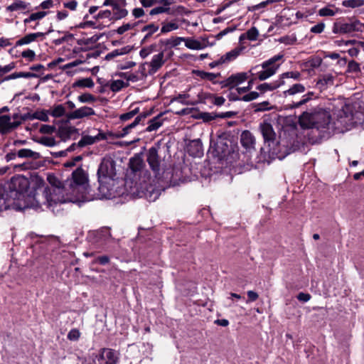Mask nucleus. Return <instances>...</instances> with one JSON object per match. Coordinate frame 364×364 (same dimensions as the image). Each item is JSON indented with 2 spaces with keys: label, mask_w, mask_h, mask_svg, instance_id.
<instances>
[{
  "label": "nucleus",
  "mask_w": 364,
  "mask_h": 364,
  "mask_svg": "<svg viewBox=\"0 0 364 364\" xmlns=\"http://www.w3.org/2000/svg\"><path fill=\"white\" fill-rule=\"evenodd\" d=\"M306 90L305 86L301 83H296L291 86L288 90L284 91L285 97L291 96L299 93H303Z\"/></svg>",
  "instance_id": "obj_25"
},
{
  "label": "nucleus",
  "mask_w": 364,
  "mask_h": 364,
  "mask_svg": "<svg viewBox=\"0 0 364 364\" xmlns=\"http://www.w3.org/2000/svg\"><path fill=\"white\" fill-rule=\"evenodd\" d=\"M192 146H196V151L192 152L191 150H189L190 154L194 156H201L203 155V152L202 149V145L199 141H193L192 144H191V147Z\"/></svg>",
  "instance_id": "obj_42"
},
{
  "label": "nucleus",
  "mask_w": 364,
  "mask_h": 364,
  "mask_svg": "<svg viewBox=\"0 0 364 364\" xmlns=\"http://www.w3.org/2000/svg\"><path fill=\"white\" fill-rule=\"evenodd\" d=\"M139 112V109L138 107L128 112L124 113L119 116V119L122 122H126L131 119H132L134 116H136Z\"/></svg>",
  "instance_id": "obj_38"
},
{
  "label": "nucleus",
  "mask_w": 364,
  "mask_h": 364,
  "mask_svg": "<svg viewBox=\"0 0 364 364\" xmlns=\"http://www.w3.org/2000/svg\"><path fill=\"white\" fill-rule=\"evenodd\" d=\"M28 4L26 2L18 0L14 1L11 5L8 6L6 7V10L8 11H23L28 8Z\"/></svg>",
  "instance_id": "obj_28"
},
{
  "label": "nucleus",
  "mask_w": 364,
  "mask_h": 364,
  "mask_svg": "<svg viewBox=\"0 0 364 364\" xmlns=\"http://www.w3.org/2000/svg\"><path fill=\"white\" fill-rule=\"evenodd\" d=\"M21 56L29 61H33L35 59L36 53L33 50L27 49L21 53Z\"/></svg>",
  "instance_id": "obj_55"
},
{
  "label": "nucleus",
  "mask_w": 364,
  "mask_h": 364,
  "mask_svg": "<svg viewBox=\"0 0 364 364\" xmlns=\"http://www.w3.org/2000/svg\"><path fill=\"white\" fill-rule=\"evenodd\" d=\"M4 188L0 186V211L8 209L9 205H6V198H4Z\"/></svg>",
  "instance_id": "obj_45"
},
{
  "label": "nucleus",
  "mask_w": 364,
  "mask_h": 364,
  "mask_svg": "<svg viewBox=\"0 0 364 364\" xmlns=\"http://www.w3.org/2000/svg\"><path fill=\"white\" fill-rule=\"evenodd\" d=\"M124 7L125 5H120L112 8V13L114 19H121L127 15L128 11Z\"/></svg>",
  "instance_id": "obj_26"
},
{
  "label": "nucleus",
  "mask_w": 364,
  "mask_h": 364,
  "mask_svg": "<svg viewBox=\"0 0 364 364\" xmlns=\"http://www.w3.org/2000/svg\"><path fill=\"white\" fill-rule=\"evenodd\" d=\"M47 12L46 11H38V12H36V13H32L31 14H30V16L25 18L23 20V23L25 24H27V23H31V21H39L42 18H43L46 15H47Z\"/></svg>",
  "instance_id": "obj_31"
},
{
  "label": "nucleus",
  "mask_w": 364,
  "mask_h": 364,
  "mask_svg": "<svg viewBox=\"0 0 364 364\" xmlns=\"http://www.w3.org/2000/svg\"><path fill=\"white\" fill-rule=\"evenodd\" d=\"M50 114L54 117H60L65 114V109L63 105L54 106L50 111Z\"/></svg>",
  "instance_id": "obj_34"
},
{
  "label": "nucleus",
  "mask_w": 364,
  "mask_h": 364,
  "mask_svg": "<svg viewBox=\"0 0 364 364\" xmlns=\"http://www.w3.org/2000/svg\"><path fill=\"white\" fill-rule=\"evenodd\" d=\"M63 6L66 9H68L71 11H75L77 8V2L75 0H72V1L63 3Z\"/></svg>",
  "instance_id": "obj_63"
},
{
  "label": "nucleus",
  "mask_w": 364,
  "mask_h": 364,
  "mask_svg": "<svg viewBox=\"0 0 364 364\" xmlns=\"http://www.w3.org/2000/svg\"><path fill=\"white\" fill-rule=\"evenodd\" d=\"M185 46L191 50H199L205 48V43L193 38H185Z\"/></svg>",
  "instance_id": "obj_24"
},
{
  "label": "nucleus",
  "mask_w": 364,
  "mask_h": 364,
  "mask_svg": "<svg viewBox=\"0 0 364 364\" xmlns=\"http://www.w3.org/2000/svg\"><path fill=\"white\" fill-rule=\"evenodd\" d=\"M327 119L326 114L321 108H316L311 112H304L299 118V124L303 129L316 128V118Z\"/></svg>",
  "instance_id": "obj_7"
},
{
  "label": "nucleus",
  "mask_w": 364,
  "mask_h": 364,
  "mask_svg": "<svg viewBox=\"0 0 364 364\" xmlns=\"http://www.w3.org/2000/svg\"><path fill=\"white\" fill-rule=\"evenodd\" d=\"M130 168L134 171H136L140 169L141 166V161L139 159H134L132 158L130 159L129 162Z\"/></svg>",
  "instance_id": "obj_52"
},
{
  "label": "nucleus",
  "mask_w": 364,
  "mask_h": 364,
  "mask_svg": "<svg viewBox=\"0 0 364 364\" xmlns=\"http://www.w3.org/2000/svg\"><path fill=\"white\" fill-rule=\"evenodd\" d=\"M179 26L176 22L171 21L168 23H162V26L161 28V33H166L178 28Z\"/></svg>",
  "instance_id": "obj_33"
},
{
  "label": "nucleus",
  "mask_w": 364,
  "mask_h": 364,
  "mask_svg": "<svg viewBox=\"0 0 364 364\" xmlns=\"http://www.w3.org/2000/svg\"><path fill=\"white\" fill-rule=\"evenodd\" d=\"M55 130V127L51 125L43 124L40 128V132L42 134H51Z\"/></svg>",
  "instance_id": "obj_56"
},
{
  "label": "nucleus",
  "mask_w": 364,
  "mask_h": 364,
  "mask_svg": "<svg viewBox=\"0 0 364 364\" xmlns=\"http://www.w3.org/2000/svg\"><path fill=\"white\" fill-rule=\"evenodd\" d=\"M17 156L19 158H30L33 159H37L40 157L39 153L28 149H22L18 150Z\"/></svg>",
  "instance_id": "obj_29"
},
{
  "label": "nucleus",
  "mask_w": 364,
  "mask_h": 364,
  "mask_svg": "<svg viewBox=\"0 0 364 364\" xmlns=\"http://www.w3.org/2000/svg\"><path fill=\"white\" fill-rule=\"evenodd\" d=\"M34 117L43 122H48L49 119L48 111L37 112L34 114Z\"/></svg>",
  "instance_id": "obj_53"
},
{
  "label": "nucleus",
  "mask_w": 364,
  "mask_h": 364,
  "mask_svg": "<svg viewBox=\"0 0 364 364\" xmlns=\"http://www.w3.org/2000/svg\"><path fill=\"white\" fill-rule=\"evenodd\" d=\"M99 191L100 198H110L113 194L108 187L114 182L116 176L115 162L111 157H105L98 168Z\"/></svg>",
  "instance_id": "obj_3"
},
{
  "label": "nucleus",
  "mask_w": 364,
  "mask_h": 364,
  "mask_svg": "<svg viewBox=\"0 0 364 364\" xmlns=\"http://www.w3.org/2000/svg\"><path fill=\"white\" fill-rule=\"evenodd\" d=\"M181 42L185 43L184 37H172L166 41V45L170 47H176L179 46Z\"/></svg>",
  "instance_id": "obj_39"
},
{
  "label": "nucleus",
  "mask_w": 364,
  "mask_h": 364,
  "mask_svg": "<svg viewBox=\"0 0 364 364\" xmlns=\"http://www.w3.org/2000/svg\"><path fill=\"white\" fill-rule=\"evenodd\" d=\"M301 77V74L298 71H290V72H286L282 74H281L279 76V80H282V81H284L285 78H293L294 80H299Z\"/></svg>",
  "instance_id": "obj_36"
},
{
  "label": "nucleus",
  "mask_w": 364,
  "mask_h": 364,
  "mask_svg": "<svg viewBox=\"0 0 364 364\" xmlns=\"http://www.w3.org/2000/svg\"><path fill=\"white\" fill-rule=\"evenodd\" d=\"M162 117L163 113H160L153 119H150L148 122V126L146 128V132H151L159 129L164 124V119Z\"/></svg>",
  "instance_id": "obj_20"
},
{
  "label": "nucleus",
  "mask_w": 364,
  "mask_h": 364,
  "mask_svg": "<svg viewBox=\"0 0 364 364\" xmlns=\"http://www.w3.org/2000/svg\"><path fill=\"white\" fill-rule=\"evenodd\" d=\"M120 5H126V0H105L102 6H110L112 8Z\"/></svg>",
  "instance_id": "obj_47"
},
{
  "label": "nucleus",
  "mask_w": 364,
  "mask_h": 364,
  "mask_svg": "<svg viewBox=\"0 0 364 364\" xmlns=\"http://www.w3.org/2000/svg\"><path fill=\"white\" fill-rule=\"evenodd\" d=\"M325 24L323 23H319L311 28V31L314 33H321L323 31Z\"/></svg>",
  "instance_id": "obj_60"
},
{
  "label": "nucleus",
  "mask_w": 364,
  "mask_h": 364,
  "mask_svg": "<svg viewBox=\"0 0 364 364\" xmlns=\"http://www.w3.org/2000/svg\"><path fill=\"white\" fill-rule=\"evenodd\" d=\"M164 63V52H160L154 55L150 62L144 63L142 66L144 70L147 68L148 74L153 75L162 67Z\"/></svg>",
  "instance_id": "obj_10"
},
{
  "label": "nucleus",
  "mask_w": 364,
  "mask_h": 364,
  "mask_svg": "<svg viewBox=\"0 0 364 364\" xmlns=\"http://www.w3.org/2000/svg\"><path fill=\"white\" fill-rule=\"evenodd\" d=\"M273 108V106L270 105V103L268 101H264L262 102L258 103L255 107V111L257 112H264L270 110Z\"/></svg>",
  "instance_id": "obj_43"
},
{
  "label": "nucleus",
  "mask_w": 364,
  "mask_h": 364,
  "mask_svg": "<svg viewBox=\"0 0 364 364\" xmlns=\"http://www.w3.org/2000/svg\"><path fill=\"white\" fill-rule=\"evenodd\" d=\"M38 75L33 73L30 72H19V73H14L9 75H7L4 77L5 80H11L16 78L23 77V78H31L36 77Z\"/></svg>",
  "instance_id": "obj_27"
},
{
  "label": "nucleus",
  "mask_w": 364,
  "mask_h": 364,
  "mask_svg": "<svg viewBox=\"0 0 364 364\" xmlns=\"http://www.w3.org/2000/svg\"><path fill=\"white\" fill-rule=\"evenodd\" d=\"M80 337V332L77 328H73L71 329L67 336V338L68 340L72 341H77Z\"/></svg>",
  "instance_id": "obj_46"
},
{
  "label": "nucleus",
  "mask_w": 364,
  "mask_h": 364,
  "mask_svg": "<svg viewBox=\"0 0 364 364\" xmlns=\"http://www.w3.org/2000/svg\"><path fill=\"white\" fill-rule=\"evenodd\" d=\"M132 28H134V24H132L129 23H125V24H123L122 26H119L117 28V32L118 34H123L124 33L132 29Z\"/></svg>",
  "instance_id": "obj_59"
},
{
  "label": "nucleus",
  "mask_w": 364,
  "mask_h": 364,
  "mask_svg": "<svg viewBox=\"0 0 364 364\" xmlns=\"http://www.w3.org/2000/svg\"><path fill=\"white\" fill-rule=\"evenodd\" d=\"M129 84L124 82V80H114L109 83V88L112 92H119L123 87H128Z\"/></svg>",
  "instance_id": "obj_30"
},
{
  "label": "nucleus",
  "mask_w": 364,
  "mask_h": 364,
  "mask_svg": "<svg viewBox=\"0 0 364 364\" xmlns=\"http://www.w3.org/2000/svg\"><path fill=\"white\" fill-rule=\"evenodd\" d=\"M283 58V54H277L262 62L260 65L262 70L257 73V78L263 81L275 75L281 65V63H277V62Z\"/></svg>",
  "instance_id": "obj_5"
},
{
  "label": "nucleus",
  "mask_w": 364,
  "mask_h": 364,
  "mask_svg": "<svg viewBox=\"0 0 364 364\" xmlns=\"http://www.w3.org/2000/svg\"><path fill=\"white\" fill-rule=\"evenodd\" d=\"M95 18H108L109 20L114 19L112 16V13L109 10L100 11L96 16Z\"/></svg>",
  "instance_id": "obj_54"
},
{
  "label": "nucleus",
  "mask_w": 364,
  "mask_h": 364,
  "mask_svg": "<svg viewBox=\"0 0 364 364\" xmlns=\"http://www.w3.org/2000/svg\"><path fill=\"white\" fill-rule=\"evenodd\" d=\"M212 97L213 98V104L217 106H221L225 102V99L222 96H212Z\"/></svg>",
  "instance_id": "obj_64"
},
{
  "label": "nucleus",
  "mask_w": 364,
  "mask_h": 364,
  "mask_svg": "<svg viewBox=\"0 0 364 364\" xmlns=\"http://www.w3.org/2000/svg\"><path fill=\"white\" fill-rule=\"evenodd\" d=\"M259 129L264 141V146L262 148V153L268 154L271 159L278 158L281 160L283 156L280 154L279 144L276 140V134L272 126L269 122H263L259 125Z\"/></svg>",
  "instance_id": "obj_4"
},
{
  "label": "nucleus",
  "mask_w": 364,
  "mask_h": 364,
  "mask_svg": "<svg viewBox=\"0 0 364 364\" xmlns=\"http://www.w3.org/2000/svg\"><path fill=\"white\" fill-rule=\"evenodd\" d=\"M95 114V110L87 106H82L66 114L69 120L81 119Z\"/></svg>",
  "instance_id": "obj_11"
},
{
  "label": "nucleus",
  "mask_w": 364,
  "mask_h": 364,
  "mask_svg": "<svg viewBox=\"0 0 364 364\" xmlns=\"http://www.w3.org/2000/svg\"><path fill=\"white\" fill-rule=\"evenodd\" d=\"M259 97V94L256 91L248 92V93L240 97L236 95L235 93H230L229 95V100L230 101H244L250 102L257 99Z\"/></svg>",
  "instance_id": "obj_17"
},
{
  "label": "nucleus",
  "mask_w": 364,
  "mask_h": 364,
  "mask_svg": "<svg viewBox=\"0 0 364 364\" xmlns=\"http://www.w3.org/2000/svg\"><path fill=\"white\" fill-rule=\"evenodd\" d=\"M94 85H95V83H94L93 80L90 77L78 80L76 82H75V83L73 84L74 87H88V88H92L94 87Z\"/></svg>",
  "instance_id": "obj_32"
},
{
  "label": "nucleus",
  "mask_w": 364,
  "mask_h": 364,
  "mask_svg": "<svg viewBox=\"0 0 364 364\" xmlns=\"http://www.w3.org/2000/svg\"><path fill=\"white\" fill-rule=\"evenodd\" d=\"M77 100L81 103L95 102L96 97L90 93H84L77 97Z\"/></svg>",
  "instance_id": "obj_37"
},
{
  "label": "nucleus",
  "mask_w": 364,
  "mask_h": 364,
  "mask_svg": "<svg viewBox=\"0 0 364 364\" xmlns=\"http://www.w3.org/2000/svg\"><path fill=\"white\" fill-rule=\"evenodd\" d=\"M44 36L45 33L42 32L28 33L18 39L16 43V46H22L24 45H28L33 42H35L38 38H43Z\"/></svg>",
  "instance_id": "obj_15"
},
{
  "label": "nucleus",
  "mask_w": 364,
  "mask_h": 364,
  "mask_svg": "<svg viewBox=\"0 0 364 364\" xmlns=\"http://www.w3.org/2000/svg\"><path fill=\"white\" fill-rule=\"evenodd\" d=\"M240 141L245 149H250L254 147L255 139L250 131L245 130L241 134Z\"/></svg>",
  "instance_id": "obj_19"
},
{
  "label": "nucleus",
  "mask_w": 364,
  "mask_h": 364,
  "mask_svg": "<svg viewBox=\"0 0 364 364\" xmlns=\"http://www.w3.org/2000/svg\"><path fill=\"white\" fill-rule=\"evenodd\" d=\"M155 47H156L155 45H151L148 47H145V48H142L139 51V55L142 58H146L148 55H149L151 53H152L154 52Z\"/></svg>",
  "instance_id": "obj_48"
},
{
  "label": "nucleus",
  "mask_w": 364,
  "mask_h": 364,
  "mask_svg": "<svg viewBox=\"0 0 364 364\" xmlns=\"http://www.w3.org/2000/svg\"><path fill=\"white\" fill-rule=\"evenodd\" d=\"M159 146H154L151 147L147 152V162L155 174V177L159 179L165 178L164 174H168L169 172L163 171L161 158L159 155Z\"/></svg>",
  "instance_id": "obj_6"
},
{
  "label": "nucleus",
  "mask_w": 364,
  "mask_h": 364,
  "mask_svg": "<svg viewBox=\"0 0 364 364\" xmlns=\"http://www.w3.org/2000/svg\"><path fill=\"white\" fill-rule=\"evenodd\" d=\"M189 95L188 94H186V93H183V94H179L177 97H175L174 100L180 102V103H182L183 105H193L192 102H190L189 101H188V99L189 98Z\"/></svg>",
  "instance_id": "obj_50"
},
{
  "label": "nucleus",
  "mask_w": 364,
  "mask_h": 364,
  "mask_svg": "<svg viewBox=\"0 0 364 364\" xmlns=\"http://www.w3.org/2000/svg\"><path fill=\"white\" fill-rule=\"evenodd\" d=\"M146 114H141L138 116H136L134 119V120L127 126L124 127L122 131L118 132L114 134L116 138H123L125 136H127L128 134L130 133L131 130L134 128H135L141 120L144 119L146 117Z\"/></svg>",
  "instance_id": "obj_13"
},
{
  "label": "nucleus",
  "mask_w": 364,
  "mask_h": 364,
  "mask_svg": "<svg viewBox=\"0 0 364 364\" xmlns=\"http://www.w3.org/2000/svg\"><path fill=\"white\" fill-rule=\"evenodd\" d=\"M193 73L201 80L210 81L215 84L216 83L215 79L220 75V73H209L199 70H193Z\"/></svg>",
  "instance_id": "obj_23"
},
{
  "label": "nucleus",
  "mask_w": 364,
  "mask_h": 364,
  "mask_svg": "<svg viewBox=\"0 0 364 364\" xmlns=\"http://www.w3.org/2000/svg\"><path fill=\"white\" fill-rule=\"evenodd\" d=\"M37 141L39 144L48 147L54 146L56 144L55 139L51 136H41L38 139Z\"/></svg>",
  "instance_id": "obj_35"
},
{
  "label": "nucleus",
  "mask_w": 364,
  "mask_h": 364,
  "mask_svg": "<svg viewBox=\"0 0 364 364\" xmlns=\"http://www.w3.org/2000/svg\"><path fill=\"white\" fill-rule=\"evenodd\" d=\"M364 4V0H346L343 1L345 7L356 8Z\"/></svg>",
  "instance_id": "obj_40"
},
{
  "label": "nucleus",
  "mask_w": 364,
  "mask_h": 364,
  "mask_svg": "<svg viewBox=\"0 0 364 364\" xmlns=\"http://www.w3.org/2000/svg\"><path fill=\"white\" fill-rule=\"evenodd\" d=\"M250 89L247 86L244 87H237L234 92H231L230 93H235L236 95H238L240 97H242V95H245V93L248 92Z\"/></svg>",
  "instance_id": "obj_58"
},
{
  "label": "nucleus",
  "mask_w": 364,
  "mask_h": 364,
  "mask_svg": "<svg viewBox=\"0 0 364 364\" xmlns=\"http://www.w3.org/2000/svg\"><path fill=\"white\" fill-rule=\"evenodd\" d=\"M318 15L321 16H333L335 15V11L328 7H324L318 11Z\"/></svg>",
  "instance_id": "obj_57"
},
{
  "label": "nucleus",
  "mask_w": 364,
  "mask_h": 364,
  "mask_svg": "<svg viewBox=\"0 0 364 364\" xmlns=\"http://www.w3.org/2000/svg\"><path fill=\"white\" fill-rule=\"evenodd\" d=\"M360 65L355 60H350L348 63V72L357 73L360 71Z\"/></svg>",
  "instance_id": "obj_51"
},
{
  "label": "nucleus",
  "mask_w": 364,
  "mask_h": 364,
  "mask_svg": "<svg viewBox=\"0 0 364 364\" xmlns=\"http://www.w3.org/2000/svg\"><path fill=\"white\" fill-rule=\"evenodd\" d=\"M159 3L161 4V6H156L149 11V14L151 16L164 13H169V6L174 3V0H160L159 1Z\"/></svg>",
  "instance_id": "obj_14"
},
{
  "label": "nucleus",
  "mask_w": 364,
  "mask_h": 364,
  "mask_svg": "<svg viewBox=\"0 0 364 364\" xmlns=\"http://www.w3.org/2000/svg\"><path fill=\"white\" fill-rule=\"evenodd\" d=\"M242 50V47H237L231 50L230 51L226 53L225 55L221 56L222 63L226 64L233 61L241 54Z\"/></svg>",
  "instance_id": "obj_21"
},
{
  "label": "nucleus",
  "mask_w": 364,
  "mask_h": 364,
  "mask_svg": "<svg viewBox=\"0 0 364 364\" xmlns=\"http://www.w3.org/2000/svg\"><path fill=\"white\" fill-rule=\"evenodd\" d=\"M82 156H77L75 157H74L73 159L66 161L65 164H64V166L65 167H72V166H74L75 165V164L80 161L82 160Z\"/></svg>",
  "instance_id": "obj_62"
},
{
  "label": "nucleus",
  "mask_w": 364,
  "mask_h": 364,
  "mask_svg": "<svg viewBox=\"0 0 364 364\" xmlns=\"http://www.w3.org/2000/svg\"><path fill=\"white\" fill-rule=\"evenodd\" d=\"M16 67V64L14 62L10 63L8 65H6L4 66H2L0 65V70L4 73V74L9 73L12 70H14Z\"/></svg>",
  "instance_id": "obj_61"
},
{
  "label": "nucleus",
  "mask_w": 364,
  "mask_h": 364,
  "mask_svg": "<svg viewBox=\"0 0 364 364\" xmlns=\"http://www.w3.org/2000/svg\"><path fill=\"white\" fill-rule=\"evenodd\" d=\"M252 75V69L249 72L236 73L221 81L220 85L222 87H228L230 89L236 88L246 82L250 78V75Z\"/></svg>",
  "instance_id": "obj_9"
},
{
  "label": "nucleus",
  "mask_w": 364,
  "mask_h": 364,
  "mask_svg": "<svg viewBox=\"0 0 364 364\" xmlns=\"http://www.w3.org/2000/svg\"><path fill=\"white\" fill-rule=\"evenodd\" d=\"M355 30V26L353 23H342L340 25L338 31L342 33H348L354 31Z\"/></svg>",
  "instance_id": "obj_41"
},
{
  "label": "nucleus",
  "mask_w": 364,
  "mask_h": 364,
  "mask_svg": "<svg viewBox=\"0 0 364 364\" xmlns=\"http://www.w3.org/2000/svg\"><path fill=\"white\" fill-rule=\"evenodd\" d=\"M285 84L284 81H282V80H277L272 82L267 83L264 82L262 84L259 85L257 87V90H258L260 92L264 93L268 91H272L274 90L279 87L284 85Z\"/></svg>",
  "instance_id": "obj_18"
},
{
  "label": "nucleus",
  "mask_w": 364,
  "mask_h": 364,
  "mask_svg": "<svg viewBox=\"0 0 364 364\" xmlns=\"http://www.w3.org/2000/svg\"><path fill=\"white\" fill-rule=\"evenodd\" d=\"M159 26L157 24H155L154 23H149V24H147V25L144 26L141 28V31L142 32H145L146 34L144 36V38L141 39V43H146L148 41V40L151 38V36L154 33L157 32L159 31Z\"/></svg>",
  "instance_id": "obj_22"
},
{
  "label": "nucleus",
  "mask_w": 364,
  "mask_h": 364,
  "mask_svg": "<svg viewBox=\"0 0 364 364\" xmlns=\"http://www.w3.org/2000/svg\"><path fill=\"white\" fill-rule=\"evenodd\" d=\"M120 76L123 77L124 80H125L124 82H127L128 84L129 82H134L138 80V76L130 72L123 73L120 75Z\"/></svg>",
  "instance_id": "obj_44"
},
{
  "label": "nucleus",
  "mask_w": 364,
  "mask_h": 364,
  "mask_svg": "<svg viewBox=\"0 0 364 364\" xmlns=\"http://www.w3.org/2000/svg\"><path fill=\"white\" fill-rule=\"evenodd\" d=\"M51 187L43 190V196L37 193L34 196H26L23 193L11 191L9 196L6 195L8 209L23 210L26 208L38 210L41 204H46L50 208L53 204L71 203H82L93 199L90 195V185L87 173L82 168H77L72 173L70 178L65 181L63 186H58L53 182L55 177H48Z\"/></svg>",
  "instance_id": "obj_1"
},
{
  "label": "nucleus",
  "mask_w": 364,
  "mask_h": 364,
  "mask_svg": "<svg viewBox=\"0 0 364 364\" xmlns=\"http://www.w3.org/2000/svg\"><path fill=\"white\" fill-rule=\"evenodd\" d=\"M118 360L119 353L112 349L104 348L100 354V364H117Z\"/></svg>",
  "instance_id": "obj_12"
},
{
  "label": "nucleus",
  "mask_w": 364,
  "mask_h": 364,
  "mask_svg": "<svg viewBox=\"0 0 364 364\" xmlns=\"http://www.w3.org/2000/svg\"><path fill=\"white\" fill-rule=\"evenodd\" d=\"M327 115V119L321 117L316 118V129L320 132L327 134L334 133L336 131L343 132L348 130L353 126L354 122L350 108L346 105H342L339 111L336 122H332L329 111L323 109Z\"/></svg>",
  "instance_id": "obj_2"
},
{
  "label": "nucleus",
  "mask_w": 364,
  "mask_h": 364,
  "mask_svg": "<svg viewBox=\"0 0 364 364\" xmlns=\"http://www.w3.org/2000/svg\"><path fill=\"white\" fill-rule=\"evenodd\" d=\"M259 36L258 30L255 27L249 29L246 33L247 38L250 41H255Z\"/></svg>",
  "instance_id": "obj_49"
},
{
  "label": "nucleus",
  "mask_w": 364,
  "mask_h": 364,
  "mask_svg": "<svg viewBox=\"0 0 364 364\" xmlns=\"http://www.w3.org/2000/svg\"><path fill=\"white\" fill-rule=\"evenodd\" d=\"M101 139H105V136L102 133H99L97 135L94 136L89 135L83 136L78 141L77 146L83 147L87 145H91Z\"/></svg>",
  "instance_id": "obj_16"
},
{
  "label": "nucleus",
  "mask_w": 364,
  "mask_h": 364,
  "mask_svg": "<svg viewBox=\"0 0 364 364\" xmlns=\"http://www.w3.org/2000/svg\"><path fill=\"white\" fill-rule=\"evenodd\" d=\"M23 118L18 114L0 115V133L5 134L17 128L22 122Z\"/></svg>",
  "instance_id": "obj_8"
}]
</instances>
